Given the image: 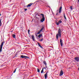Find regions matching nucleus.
Instances as JSON below:
<instances>
[{"mask_svg":"<svg viewBox=\"0 0 79 79\" xmlns=\"http://www.w3.org/2000/svg\"><path fill=\"white\" fill-rule=\"evenodd\" d=\"M78 71H79V68H78Z\"/></svg>","mask_w":79,"mask_h":79,"instance_id":"473e14b6","label":"nucleus"},{"mask_svg":"<svg viewBox=\"0 0 79 79\" xmlns=\"http://www.w3.org/2000/svg\"><path fill=\"white\" fill-rule=\"evenodd\" d=\"M60 45H61V47H62V46H63V44L62 41V40L61 39L60 40Z\"/></svg>","mask_w":79,"mask_h":79,"instance_id":"6e6552de","label":"nucleus"},{"mask_svg":"<svg viewBox=\"0 0 79 79\" xmlns=\"http://www.w3.org/2000/svg\"><path fill=\"white\" fill-rule=\"evenodd\" d=\"M70 8L71 10H73V8L72 7V6H70Z\"/></svg>","mask_w":79,"mask_h":79,"instance_id":"393cba45","label":"nucleus"},{"mask_svg":"<svg viewBox=\"0 0 79 79\" xmlns=\"http://www.w3.org/2000/svg\"><path fill=\"white\" fill-rule=\"evenodd\" d=\"M24 58H29V57H27V56H24Z\"/></svg>","mask_w":79,"mask_h":79,"instance_id":"412c9836","label":"nucleus"},{"mask_svg":"<svg viewBox=\"0 0 79 79\" xmlns=\"http://www.w3.org/2000/svg\"><path fill=\"white\" fill-rule=\"evenodd\" d=\"M12 36L13 38H15L16 37V35L15 34H12Z\"/></svg>","mask_w":79,"mask_h":79,"instance_id":"4468645a","label":"nucleus"},{"mask_svg":"<svg viewBox=\"0 0 79 79\" xmlns=\"http://www.w3.org/2000/svg\"><path fill=\"white\" fill-rule=\"evenodd\" d=\"M78 3H79V0H78Z\"/></svg>","mask_w":79,"mask_h":79,"instance_id":"7c9ffc66","label":"nucleus"},{"mask_svg":"<svg viewBox=\"0 0 79 79\" xmlns=\"http://www.w3.org/2000/svg\"><path fill=\"white\" fill-rule=\"evenodd\" d=\"M29 32H30V30H28V32L29 34Z\"/></svg>","mask_w":79,"mask_h":79,"instance_id":"bb28decb","label":"nucleus"},{"mask_svg":"<svg viewBox=\"0 0 79 79\" xmlns=\"http://www.w3.org/2000/svg\"><path fill=\"white\" fill-rule=\"evenodd\" d=\"M44 27H43L40 30V31H41V32H42V31H43V30H44Z\"/></svg>","mask_w":79,"mask_h":79,"instance_id":"2eb2a0df","label":"nucleus"},{"mask_svg":"<svg viewBox=\"0 0 79 79\" xmlns=\"http://www.w3.org/2000/svg\"><path fill=\"white\" fill-rule=\"evenodd\" d=\"M41 31H40V30L37 33V34H39L40 33Z\"/></svg>","mask_w":79,"mask_h":79,"instance_id":"6ab92c4d","label":"nucleus"},{"mask_svg":"<svg viewBox=\"0 0 79 79\" xmlns=\"http://www.w3.org/2000/svg\"><path fill=\"white\" fill-rule=\"evenodd\" d=\"M3 42H2L1 43V44L0 46V52H2V48L3 47Z\"/></svg>","mask_w":79,"mask_h":79,"instance_id":"f03ea898","label":"nucleus"},{"mask_svg":"<svg viewBox=\"0 0 79 79\" xmlns=\"http://www.w3.org/2000/svg\"><path fill=\"white\" fill-rule=\"evenodd\" d=\"M38 46H39V47H40L41 48H43V47H42L40 45V44H39V43H38Z\"/></svg>","mask_w":79,"mask_h":79,"instance_id":"f8f14e48","label":"nucleus"},{"mask_svg":"<svg viewBox=\"0 0 79 79\" xmlns=\"http://www.w3.org/2000/svg\"><path fill=\"white\" fill-rule=\"evenodd\" d=\"M62 10V7L61 6L60 8L59 9V13H61V10Z\"/></svg>","mask_w":79,"mask_h":79,"instance_id":"0eeeda50","label":"nucleus"},{"mask_svg":"<svg viewBox=\"0 0 79 79\" xmlns=\"http://www.w3.org/2000/svg\"><path fill=\"white\" fill-rule=\"evenodd\" d=\"M0 26H2V23L1 19H0Z\"/></svg>","mask_w":79,"mask_h":79,"instance_id":"f3484780","label":"nucleus"},{"mask_svg":"<svg viewBox=\"0 0 79 79\" xmlns=\"http://www.w3.org/2000/svg\"><path fill=\"white\" fill-rule=\"evenodd\" d=\"M64 17L65 19H66V16H65V15H64Z\"/></svg>","mask_w":79,"mask_h":79,"instance_id":"4be33fe9","label":"nucleus"},{"mask_svg":"<svg viewBox=\"0 0 79 79\" xmlns=\"http://www.w3.org/2000/svg\"><path fill=\"white\" fill-rule=\"evenodd\" d=\"M24 56H24L23 55H21V58H24V57H25Z\"/></svg>","mask_w":79,"mask_h":79,"instance_id":"dca6fc26","label":"nucleus"},{"mask_svg":"<svg viewBox=\"0 0 79 79\" xmlns=\"http://www.w3.org/2000/svg\"><path fill=\"white\" fill-rule=\"evenodd\" d=\"M48 73V72H47L46 73V74L47 73H47Z\"/></svg>","mask_w":79,"mask_h":79,"instance_id":"c756f323","label":"nucleus"},{"mask_svg":"<svg viewBox=\"0 0 79 79\" xmlns=\"http://www.w3.org/2000/svg\"><path fill=\"white\" fill-rule=\"evenodd\" d=\"M16 69H15V71H14V73H15L16 72Z\"/></svg>","mask_w":79,"mask_h":79,"instance_id":"b1692460","label":"nucleus"},{"mask_svg":"<svg viewBox=\"0 0 79 79\" xmlns=\"http://www.w3.org/2000/svg\"><path fill=\"white\" fill-rule=\"evenodd\" d=\"M46 68H45V67H44V69H46Z\"/></svg>","mask_w":79,"mask_h":79,"instance_id":"2f4dec72","label":"nucleus"},{"mask_svg":"<svg viewBox=\"0 0 79 79\" xmlns=\"http://www.w3.org/2000/svg\"><path fill=\"white\" fill-rule=\"evenodd\" d=\"M75 59L78 62H79V58L78 57H75Z\"/></svg>","mask_w":79,"mask_h":79,"instance_id":"39448f33","label":"nucleus"},{"mask_svg":"<svg viewBox=\"0 0 79 79\" xmlns=\"http://www.w3.org/2000/svg\"><path fill=\"white\" fill-rule=\"evenodd\" d=\"M27 9H25V11H27Z\"/></svg>","mask_w":79,"mask_h":79,"instance_id":"cd10ccee","label":"nucleus"},{"mask_svg":"<svg viewBox=\"0 0 79 79\" xmlns=\"http://www.w3.org/2000/svg\"><path fill=\"white\" fill-rule=\"evenodd\" d=\"M42 36V34H41L38 35L39 38Z\"/></svg>","mask_w":79,"mask_h":79,"instance_id":"ddd939ff","label":"nucleus"},{"mask_svg":"<svg viewBox=\"0 0 79 79\" xmlns=\"http://www.w3.org/2000/svg\"><path fill=\"white\" fill-rule=\"evenodd\" d=\"M45 21V17L43 16V18L41 19V21L42 23H43V21Z\"/></svg>","mask_w":79,"mask_h":79,"instance_id":"20e7f679","label":"nucleus"},{"mask_svg":"<svg viewBox=\"0 0 79 79\" xmlns=\"http://www.w3.org/2000/svg\"><path fill=\"white\" fill-rule=\"evenodd\" d=\"M63 70H61L60 71L59 76H61L63 75Z\"/></svg>","mask_w":79,"mask_h":79,"instance_id":"423d86ee","label":"nucleus"},{"mask_svg":"<svg viewBox=\"0 0 79 79\" xmlns=\"http://www.w3.org/2000/svg\"><path fill=\"white\" fill-rule=\"evenodd\" d=\"M0 15H1V14H0Z\"/></svg>","mask_w":79,"mask_h":79,"instance_id":"72a5a7b5","label":"nucleus"},{"mask_svg":"<svg viewBox=\"0 0 79 79\" xmlns=\"http://www.w3.org/2000/svg\"><path fill=\"white\" fill-rule=\"evenodd\" d=\"M58 15V14L57 13L56 14V15Z\"/></svg>","mask_w":79,"mask_h":79,"instance_id":"c85d7f7f","label":"nucleus"},{"mask_svg":"<svg viewBox=\"0 0 79 79\" xmlns=\"http://www.w3.org/2000/svg\"><path fill=\"white\" fill-rule=\"evenodd\" d=\"M44 77L45 79H47V73H46L44 74Z\"/></svg>","mask_w":79,"mask_h":79,"instance_id":"9b49d317","label":"nucleus"},{"mask_svg":"<svg viewBox=\"0 0 79 79\" xmlns=\"http://www.w3.org/2000/svg\"><path fill=\"white\" fill-rule=\"evenodd\" d=\"M61 23H62V21H61V20H60L59 21L58 23L56 22V25H57V26H58L59 24H60Z\"/></svg>","mask_w":79,"mask_h":79,"instance_id":"7ed1b4c3","label":"nucleus"},{"mask_svg":"<svg viewBox=\"0 0 79 79\" xmlns=\"http://www.w3.org/2000/svg\"><path fill=\"white\" fill-rule=\"evenodd\" d=\"M61 31V29H59L58 30V34H57V35H56V38L57 40H58V36H59L60 37H61V33L62 32Z\"/></svg>","mask_w":79,"mask_h":79,"instance_id":"f257e3e1","label":"nucleus"},{"mask_svg":"<svg viewBox=\"0 0 79 79\" xmlns=\"http://www.w3.org/2000/svg\"><path fill=\"white\" fill-rule=\"evenodd\" d=\"M44 72V68H43L42 70L41 71V73H43Z\"/></svg>","mask_w":79,"mask_h":79,"instance_id":"a211bd4d","label":"nucleus"},{"mask_svg":"<svg viewBox=\"0 0 79 79\" xmlns=\"http://www.w3.org/2000/svg\"><path fill=\"white\" fill-rule=\"evenodd\" d=\"M31 38H32V39L33 41H35V37H34V36L32 35L31 36Z\"/></svg>","mask_w":79,"mask_h":79,"instance_id":"1a4fd4ad","label":"nucleus"},{"mask_svg":"<svg viewBox=\"0 0 79 79\" xmlns=\"http://www.w3.org/2000/svg\"><path fill=\"white\" fill-rule=\"evenodd\" d=\"M37 70V71L38 72V73H39V72H40V70H39V69H38Z\"/></svg>","mask_w":79,"mask_h":79,"instance_id":"a878e982","label":"nucleus"},{"mask_svg":"<svg viewBox=\"0 0 79 79\" xmlns=\"http://www.w3.org/2000/svg\"><path fill=\"white\" fill-rule=\"evenodd\" d=\"M44 64H45V65L46 66V65H47V63H46V62H45V61H44Z\"/></svg>","mask_w":79,"mask_h":79,"instance_id":"aec40b11","label":"nucleus"},{"mask_svg":"<svg viewBox=\"0 0 79 79\" xmlns=\"http://www.w3.org/2000/svg\"><path fill=\"white\" fill-rule=\"evenodd\" d=\"M42 40H43V39L40 40V42H41V41H42Z\"/></svg>","mask_w":79,"mask_h":79,"instance_id":"5701e85b","label":"nucleus"},{"mask_svg":"<svg viewBox=\"0 0 79 79\" xmlns=\"http://www.w3.org/2000/svg\"><path fill=\"white\" fill-rule=\"evenodd\" d=\"M32 5V3H30V4H29L27 6V7H29L31 6Z\"/></svg>","mask_w":79,"mask_h":79,"instance_id":"9d476101","label":"nucleus"}]
</instances>
